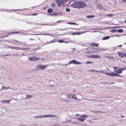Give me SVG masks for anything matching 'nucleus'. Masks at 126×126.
Instances as JSON below:
<instances>
[{
    "label": "nucleus",
    "mask_w": 126,
    "mask_h": 126,
    "mask_svg": "<svg viewBox=\"0 0 126 126\" xmlns=\"http://www.w3.org/2000/svg\"><path fill=\"white\" fill-rule=\"evenodd\" d=\"M70 34L73 35H76V32L71 33Z\"/></svg>",
    "instance_id": "obj_33"
},
{
    "label": "nucleus",
    "mask_w": 126,
    "mask_h": 126,
    "mask_svg": "<svg viewBox=\"0 0 126 126\" xmlns=\"http://www.w3.org/2000/svg\"><path fill=\"white\" fill-rule=\"evenodd\" d=\"M117 54L120 57H122L124 56L125 54L123 53L117 52Z\"/></svg>",
    "instance_id": "obj_11"
},
{
    "label": "nucleus",
    "mask_w": 126,
    "mask_h": 126,
    "mask_svg": "<svg viewBox=\"0 0 126 126\" xmlns=\"http://www.w3.org/2000/svg\"><path fill=\"white\" fill-rule=\"evenodd\" d=\"M97 49L98 50H102V48H98Z\"/></svg>",
    "instance_id": "obj_43"
},
{
    "label": "nucleus",
    "mask_w": 126,
    "mask_h": 126,
    "mask_svg": "<svg viewBox=\"0 0 126 126\" xmlns=\"http://www.w3.org/2000/svg\"><path fill=\"white\" fill-rule=\"evenodd\" d=\"M1 102L2 103H6V100H3L1 101Z\"/></svg>",
    "instance_id": "obj_37"
},
{
    "label": "nucleus",
    "mask_w": 126,
    "mask_h": 126,
    "mask_svg": "<svg viewBox=\"0 0 126 126\" xmlns=\"http://www.w3.org/2000/svg\"><path fill=\"white\" fill-rule=\"evenodd\" d=\"M99 112L102 113V111H96V113H98Z\"/></svg>",
    "instance_id": "obj_45"
},
{
    "label": "nucleus",
    "mask_w": 126,
    "mask_h": 126,
    "mask_svg": "<svg viewBox=\"0 0 126 126\" xmlns=\"http://www.w3.org/2000/svg\"><path fill=\"white\" fill-rule=\"evenodd\" d=\"M56 116L52 114L47 115H40L38 116H35L34 117L35 118L37 119H39L42 118H45L48 117H55Z\"/></svg>",
    "instance_id": "obj_3"
},
{
    "label": "nucleus",
    "mask_w": 126,
    "mask_h": 126,
    "mask_svg": "<svg viewBox=\"0 0 126 126\" xmlns=\"http://www.w3.org/2000/svg\"><path fill=\"white\" fill-rule=\"evenodd\" d=\"M55 3H53L52 4V7H54L55 6Z\"/></svg>",
    "instance_id": "obj_32"
},
{
    "label": "nucleus",
    "mask_w": 126,
    "mask_h": 126,
    "mask_svg": "<svg viewBox=\"0 0 126 126\" xmlns=\"http://www.w3.org/2000/svg\"><path fill=\"white\" fill-rule=\"evenodd\" d=\"M117 31L119 32H122L123 31V30L122 29H120L118 30Z\"/></svg>",
    "instance_id": "obj_27"
},
{
    "label": "nucleus",
    "mask_w": 126,
    "mask_h": 126,
    "mask_svg": "<svg viewBox=\"0 0 126 126\" xmlns=\"http://www.w3.org/2000/svg\"><path fill=\"white\" fill-rule=\"evenodd\" d=\"M19 33V32H11V33H9L13 34V33ZM8 33V34L9 33Z\"/></svg>",
    "instance_id": "obj_41"
},
{
    "label": "nucleus",
    "mask_w": 126,
    "mask_h": 126,
    "mask_svg": "<svg viewBox=\"0 0 126 126\" xmlns=\"http://www.w3.org/2000/svg\"><path fill=\"white\" fill-rule=\"evenodd\" d=\"M126 23V20H125V21H124Z\"/></svg>",
    "instance_id": "obj_64"
},
{
    "label": "nucleus",
    "mask_w": 126,
    "mask_h": 126,
    "mask_svg": "<svg viewBox=\"0 0 126 126\" xmlns=\"http://www.w3.org/2000/svg\"><path fill=\"white\" fill-rule=\"evenodd\" d=\"M110 38L109 36H106L103 38V40H104L109 39Z\"/></svg>",
    "instance_id": "obj_18"
},
{
    "label": "nucleus",
    "mask_w": 126,
    "mask_h": 126,
    "mask_svg": "<svg viewBox=\"0 0 126 126\" xmlns=\"http://www.w3.org/2000/svg\"><path fill=\"white\" fill-rule=\"evenodd\" d=\"M50 15H55V13H52V14H50Z\"/></svg>",
    "instance_id": "obj_53"
},
{
    "label": "nucleus",
    "mask_w": 126,
    "mask_h": 126,
    "mask_svg": "<svg viewBox=\"0 0 126 126\" xmlns=\"http://www.w3.org/2000/svg\"><path fill=\"white\" fill-rule=\"evenodd\" d=\"M113 67L115 70H116V69L117 68V67Z\"/></svg>",
    "instance_id": "obj_47"
},
{
    "label": "nucleus",
    "mask_w": 126,
    "mask_h": 126,
    "mask_svg": "<svg viewBox=\"0 0 126 126\" xmlns=\"http://www.w3.org/2000/svg\"><path fill=\"white\" fill-rule=\"evenodd\" d=\"M72 29H74V30H80L79 29H75V28H72Z\"/></svg>",
    "instance_id": "obj_52"
},
{
    "label": "nucleus",
    "mask_w": 126,
    "mask_h": 126,
    "mask_svg": "<svg viewBox=\"0 0 126 126\" xmlns=\"http://www.w3.org/2000/svg\"><path fill=\"white\" fill-rule=\"evenodd\" d=\"M72 64H80L82 63L81 62L76 61L75 60H72Z\"/></svg>",
    "instance_id": "obj_7"
},
{
    "label": "nucleus",
    "mask_w": 126,
    "mask_h": 126,
    "mask_svg": "<svg viewBox=\"0 0 126 126\" xmlns=\"http://www.w3.org/2000/svg\"><path fill=\"white\" fill-rule=\"evenodd\" d=\"M115 29L112 30H111V32H115Z\"/></svg>",
    "instance_id": "obj_35"
},
{
    "label": "nucleus",
    "mask_w": 126,
    "mask_h": 126,
    "mask_svg": "<svg viewBox=\"0 0 126 126\" xmlns=\"http://www.w3.org/2000/svg\"><path fill=\"white\" fill-rule=\"evenodd\" d=\"M67 23L69 24H70V25H78V24H77V23H75L72 22H68Z\"/></svg>",
    "instance_id": "obj_15"
},
{
    "label": "nucleus",
    "mask_w": 126,
    "mask_h": 126,
    "mask_svg": "<svg viewBox=\"0 0 126 126\" xmlns=\"http://www.w3.org/2000/svg\"><path fill=\"white\" fill-rule=\"evenodd\" d=\"M122 46V45H118V46H117V47H121Z\"/></svg>",
    "instance_id": "obj_51"
},
{
    "label": "nucleus",
    "mask_w": 126,
    "mask_h": 126,
    "mask_svg": "<svg viewBox=\"0 0 126 126\" xmlns=\"http://www.w3.org/2000/svg\"><path fill=\"white\" fill-rule=\"evenodd\" d=\"M93 63V62L90 61H87L86 62V63L87 64H88L89 63Z\"/></svg>",
    "instance_id": "obj_28"
},
{
    "label": "nucleus",
    "mask_w": 126,
    "mask_h": 126,
    "mask_svg": "<svg viewBox=\"0 0 126 126\" xmlns=\"http://www.w3.org/2000/svg\"><path fill=\"white\" fill-rule=\"evenodd\" d=\"M67 98H70L72 97V94H69L67 95Z\"/></svg>",
    "instance_id": "obj_25"
},
{
    "label": "nucleus",
    "mask_w": 126,
    "mask_h": 126,
    "mask_svg": "<svg viewBox=\"0 0 126 126\" xmlns=\"http://www.w3.org/2000/svg\"><path fill=\"white\" fill-rule=\"evenodd\" d=\"M91 45L92 46L98 47V46L99 44H96L94 43H92L91 44Z\"/></svg>",
    "instance_id": "obj_14"
},
{
    "label": "nucleus",
    "mask_w": 126,
    "mask_h": 126,
    "mask_svg": "<svg viewBox=\"0 0 126 126\" xmlns=\"http://www.w3.org/2000/svg\"><path fill=\"white\" fill-rule=\"evenodd\" d=\"M86 3L83 2L79 1L74 3L71 4L73 7L77 8H83L86 6Z\"/></svg>",
    "instance_id": "obj_1"
},
{
    "label": "nucleus",
    "mask_w": 126,
    "mask_h": 126,
    "mask_svg": "<svg viewBox=\"0 0 126 126\" xmlns=\"http://www.w3.org/2000/svg\"><path fill=\"white\" fill-rule=\"evenodd\" d=\"M32 96V95H29L28 94L26 95V97L27 98H31Z\"/></svg>",
    "instance_id": "obj_23"
},
{
    "label": "nucleus",
    "mask_w": 126,
    "mask_h": 126,
    "mask_svg": "<svg viewBox=\"0 0 126 126\" xmlns=\"http://www.w3.org/2000/svg\"><path fill=\"white\" fill-rule=\"evenodd\" d=\"M58 42L59 43H62L63 42V40L61 39V40H59L58 41Z\"/></svg>",
    "instance_id": "obj_30"
},
{
    "label": "nucleus",
    "mask_w": 126,
    "mask_h": 126,
    "mask_svg": "<svg viewBox=\"0 0 126 126\" xmlns=\"http://www.w3.org/2000/svg\"><path fill=\"white\" fill-rule=\"evenodd\" d=\"M70 120H67L66 121V122L67 123H68L69 122H70Z\"/></svg>",
    "instance_id": "obj_55"
},
{
    "label": "nucleus",
    "mask_w": 126,
    "mask_h": 126,
    "mask_svg": "<svg viewBox=\"0 0 126 126\" xmlns=\"http://www.w3.org/2000/svg\"><path fill=\"white\" fill-rule=\"evenodd\" d=\"M53 10L51 9H49L47 11V12L49 13H50L52 12Z\"/></svg>",
    "instance_id": "obj_21"
},
{
    "label": "nucleus",
    "mask_w": 126,
    "mask_h": 126,
    "mask_svg": "<svg viewBox=\"0 0 126 126\" xmlns=\"http://www.w3.org/2000/svg\"><path fill=\"white\" fill-rule=\"evenodd\" d=\"M97 32V31H92V32Z\"/></svg>",
    "instance_id": "obj_57"
},
{
    "label": "nucleus",
    "mask_w": 126,
    "mask_h": 126,
    "mask_svg": "<svg viewBox=\"0 0 126 126\" xmlns=\"http://www.w3.org/2000/svg\"><path fill=\"white\" fill-rule=\"evenodd\" d=\"M29 48H22V50L24 51L29 50Z\"/></svg>",
    "instance_id": "obj_24"
},
{
    "label": "nucleus",
    "mask_w": 126,
    "mask_h": 126,
    "mask_svg": "<svg viewBox=\"0 0 126 126\" xmlns=\"http://www.w3.org/2000/svg\"><path fill=\"white\" fill-rule=\"evenodd\" d=\"M65 10L67 12H69L70 11V9L69 8H66L65 9Z\"/></svg>",
    "instance_id": "obj_31"
},
{
    "label": "nucleus",
    "mask_w": 126,
    "mask_h": 126,
    "mask_svg": "<svg viewBox=\"0 0 126 126\" xmlns=\"http://www.w3.org/2000/svg\"><path fill=\"white\" fill-rule=\"evenodd\" d=\"M96 72H99V73H101L103 74H105V73L104 72V71L103 70H101V71H98L96 70Z\"/></svg>",
    "instance_id": "obj_19"
},
{
    "label": "nucleus",
    "mask_w": 126,
    "mask_h": 126,
    "mask_svg": "<svg viewBox=\"0 0 126 126\" xmlns=\"http://www.w3.org/2000/svg\"><path fill=\"white\" fill-rule=\"evenodd\" d=\"M6 103H9L10 101V100H6Z\"/></svg>",
    "instance_id": "obj_38"
},
{
    "label": "nucleus",
    "mask_w": 126,
    "mask_h": 126,
    "mask_svg": "<svg viewBox=\"0 0 126 126\" xmlns=\"http://www.w3.org/2000/svg\"><path fill=\"white\" fill-rule=\"evenodd\" d=\"M15 48V49L16 50H22V48H20L19 47H14Z\"/></svg>",
    "instance_id": "obj_22"
},
{
    "label": "nucleus",
    "mask_w": 126,
    "mask_h": 126,
    "mask_svg": "<svg viewBox=\"0 0 126 126\" xmlns=\"http://www.w3.org/2000/svg\"><path fill=\"white\" fill-rule=\"evenodd\" d=\"M112 15L111 14H109L107 15L108 16H112Z\"/></svg>",
    "instance_id": "obj_44"
},
{
    "label": "nucleus",
    "mask_w": 126,
    "mask_h": 126,
    "mask_svg": "<svg viewBox=\"0 0 126 126\" xmlns=\"http://www.w3.org/2000/svg\"><path fill=\"white\" fill-rule=\"evenodd\" d=\"M72 124H76V122L75 121H73L71 122Z\"/></svg>",
    "instance_id": "obj_34"
},
{
    "label": "nucleus",
    "mask_w": 126,
    "mask_h": 126,
    "mask_svg": "<svg viewBox=\"0 0 126 126\" xmlns=\"http://www.w3.org/2000/svg\"><path fill=\"white\" fill-rule=\"evenodd\" d=\"M78 115L79 116L80 118H77L76 119L78 121L81 122L84 121L86 118L88 117V116L85 114H82L81 115L79 114Z\"/></svg>",
    "instance_id": "obj_2"
},
{
    "label": "nucleus",
    "mask_w": 126,
    "mask_h": 126,
    "mask_svg": "<svg viewBox=\"0 0 126 126\" xmlns=\"http://www.w3.org/2000/svg\"><path fill=\"white\" fill-rule=\"evenodd\" d=\"M94 15H89L87 16V17L89 18H91L94 17Z\"/></svg>",
    "instance_id": "obj_20"
},
{
    "label": "nucleus",
    "mask_w": 126,
    "mask_h": 126,
    "mask_svg": "<svg viewBox=\"0 0 126 126\" xmlns=\"http://www.w3.org/2000/svg\"><path fill=\"white\" fill-rule=\"evenodd\" d=\"M91 71H92L93 72H96V70H91Z\"/></svg>",
    "instance_id": "obj_50"
},
{
    "label": "nucleus",
    "mask_w": 126,
    "mask_h": 126,
    "mask_svg": "<svg viewBox=\"0 0 126 126\" xmlns=\"http://www.w3.org/2000/svg\"><path fill=\"white\" fill-rule=\"evenodd\" d=\"M72 97L73 99H76L78 101H79L81 100V99H79V98H77L76 96V95L75 94H73L72 95Z\"/></svg>",
    "instance_id": "obj_10"
},
{
    "label": "nucleus",
    "mask_w": 126,
    "mask_h": 126,
    "mask_svg": "<svg viewBox=\"0 0 126 126\" xmlns=\"http://www.w3.org/2000/svg\"><path fill=\"white\" fill-rule=\"evenodd\" d=\"M13 41H15V42H18L19 43H21V42H19L17 40H14Z\"/></svg>",
    "instance_id": "obj_36"
},
{
    "label": "nucleus",
    "mask_w": 126,
    "mask_h": 126,
    "mask_svg": "<svg viewBox=\"0 0 126 126\" xmlns=\"http://www.w3.org/2000/svg\"><path fill=\"white\" fill-rule=\"evenodd\" d=\"M61 14L60 13H55V15H60Z\"/></svg>",
    "instance_id": "obj_48"
},
{
    "label": "nucleus",
    "mask_w": 126,
    "mask_h": 126,
    "mask_svg": "<svg viewBox=\"0 0 126 126\" xmlns=\"http://www.w3.org/2000/svg\"><path fill=\"white\" fill-rule=\"evenodd\" d=\"M8 36V35H6V36H4V37H3L2 36H1V37H0V38H4V37H7Z\"/></svg>",
    "instance_id": "obj_40"
},
{
    "label": "nucleus",
    "mask_w": 126,
    "mask_h": 126,
    "mask_svg": "<svg viewBox=\"0 0 126 126\" xmlns=\"http://www.w3.org/2000/svg\"><path fill=\"white\" fill-rule=\"evenodd\" d=\"M14 47H10V48L11 49H15V48Z\"/></svg>",
    "instance_id": "obj_46"
},
{
    "label": "nucleus",
    "mask_w": 126,
    "mask_h": 126,
    "mask_svg": "<svg viewBox=\"0 0 126 126\" xmlns=\"http://www.w3.org/2000/svg\"><path fill=\"white\" fill-rule=\"evenodd\" d=\"M37 15V14H32V15Z\"/></svg>",
    "instance_id": "obj_56"
},
{
    "label": "nucleus",
    "mask_w": 126,
    "mask_h": 126,
    "mask_svg": "<svg viewBox=\"0 0 126 126\" xmlns=\"http://www.w3.org/2000/svg\"><path fill=\"white\" fill-rule=\"evenodd\" d=\"M9 88H10L9 87H5L4 86H2V89H0V90H1L2 89H8Z\"/></svg>",
    "instance_id": "obj_17"
},
{
    "label": "nucleus",
    "mask_w": 126,
    "mask_h": 126,
    "mask_svg": "<svg viewBox=\"0 0 126 126\" xmlns=\"http://www.w3.org/2000/svg\"><path fill=\"white\" fill-rule=\"evenodd\" d=\"M51 35H51H49V34H35V35Z\"/></svg>",
    "instance_id": "obj_29"
},
{
    "label": "nucleus",
    "mask_w": 126,
    "mask_h": 126,
    "mask_svg": "<svg viewBox=\"0 0 126 126\" xmlns=\"http://www.w3.org/2000/svg\"><path fill=\"white\" fill-rule=\"evenodd\" d=\"M77 95H78L79 96H78V97L79 98H81V99H82L84 98V99H86V100H91V99H87V98H83L82 97H81L82 95H81L79 94H78Z\"/></svg>",
    "instance_id": "obj_13"
},
{
    "label": "nucleus",
    "mask_w": 126,
    "mask_h": 126,
    "mask_svg": "<svg viewBox=\"0 0 126 126\" xmlns=\"http://www.w3.org/2000/svg\"><path fill=\"white\" fill-rule=\"evenodd\" d=\"M124 117V116L123 115H122L121 116V117L122 118L123 117Z\"/></svg>",
    "instance_id": "obj_59"
},
{
    "label": "nucleus",
    "mask_w": 126,
    "mask_h": 126,
    "mask_svg": "<svg viewBox=\"0 0 126 126\" xmlns=\"http://www.w3.org/2000/svg\"><path fill=\"white\" fill-rule=\"evenodd\" d=\"M105 74L108 75L110 76H120L117 73H114L113 72H111L110 73L106 72Z\"/></svg>",
    "instance_id": "obj_4"
},
{
    "label": "nucleus",
    "mask_w": 126,
    "mask_h": 126,
    "mask_svg": "<svg viewBox=\"0 0 126 126\" xmlns=\"http://www.w3.org/2000/svg\"><path fill=\"white\" fill-rule=\"evenodd\" d=\"M8 55H5L4 56H8Z\"/></svg>",
    "instance_id": "obj_62"
},
{
    "label": "nucleus",
    "mask_w": 126,
    "mask_h": 126,
    "mask_svg": "<svg viewBox=\"0 0 126 126\" xmlns=\"http://www.w3.org/2000/svg\"><path fill=\"white\" fill-rule=\"evenodd\" d=\"M93 113L96 112V111H93Z\"/></svg>",
    "instance_id": "obj_61"
},
{
    "label": "nucleus",
    "mask_w": 126,
    "mask_h": 126,
    "mask_svg": "<svg viewBox=\"0 0 126 126\" xmlns=\"http://www.w3.org/2000/svg\"><path fill=\"white\" fill-rule=\"evenodd\" d=\"M97 7L100 9H102L103 8V6L100 4H98L97 5Z\"/></svg>",
    "instance_id": "obj_12"
},
{
    "label": "nucleus",
    "mask_w": 126,
    "mask_h": 126,
    "mask_svg": "<svg viewBox=\"0 0 126 126\" xmlns=\"http://www.w3.org/2000/svg\"><path fill=\"white\" fill-rule=\"evenodd\" d=\"M76 32V35H79V34H82L85 33L86 32Z\"/></svg>",
    "instance_id": "obj_16"
},
{
    "label": "nucleus",
    "mask_w": 126,
    "mask_h": 126,
    "mask_svg": "<svg viewBox=\"0 0 126 126\" xmlns=\"http://www.w3.org/2000/svg\"><path fill=\"white\" fill-rule=\"evenodd\" d=\"M79 114H76V115L75 116H76L77 115H78L79 116Z\"/></svg>",
    "instance_id": "obj_60"
},
{
    "label": "nucleus",
    "mask_w": 126,
    "mask_h": 126,
    "mask_svg": "<svg viewBox=\"0 0 126 126\" xmlns=\"http://www.w3.org/2000/svg\"><path fill=\"white\" fill-rule=\"evenodd\" d=\"M42 60H44V59H41Z\"/></svg>",
    "instance_id": "obj_63"
},
{
    "label": "nucleus",
    "mask_w": 126,
    "mask_h": 126,
    "mask_svg": "<svg viewBox=\"0 0 126 126\" xmlns=\"http://www.w3.org/2000/svg\"><path fill=\"white\" fill-rule=\"evenodd\" d=\"M119 0L122 3L126 2V0Z\"/></svg>",
    "instance_id": "obj_26"
},
{
    "label": "nucleus",
    "mask_w": 126,
    "mask_h": 126,
    "mask_svg": "<svg viewBox=\"0 0 126 126\" xmlns=\"http://www.w3.org/2000/svg\"><path fill=\"white\" fill-rule=\"evenodd\" d=\"M125 57H126V53L125 54H124V56Z\"/></svg>",
    "instance_id": "obj_58"
},
{
    "label": "nucleus",
    "mask_w": 126,
    "mask_h": 126,
    "mask_svg": "<svg viewBox=\"0 0 126 126\" xmlns=\"http://www.w3.org/2000/svg\"><path fill=\"white\" fill-rule=\"evenodd\" d=\"M14 11H21V9H14L13 10Z\"/></svg>",
    "instance_id": "obj_42"
},
{
    "label": "nucleus",
    "mask_w": 126,
    "mask_h": 126,
    "mask_svg": "<svg viewBox=\"0 0 126 126\" xmlns=\"http://www.w3.org/2000/svg\"><path fill=\"white\" fill-rule=\"evenodd\" d=\"M55 42V41H51L49 43H54Z\"/></svg>",
    "instance_id": "obj_49"
},
{
    "label": "nucleus",
    "mask_w": 126,
    "mask_h": 126,
    "mask_svg": "<svg viewBox=\"0 0 126 126\" xmlns=\"http://www.w3.org/2000/svg\"><path fill=\"white\" fill-rule=\"evenodd\" d=\"M98 29L97 28H94L93 29L94 30H98Z\"/></svg>",
    "instance_id": "obj_54"
},
{
    "label": "nucleus",
    "mask_w": 126,
    "mask_h": 126,
    "mask_svg": "<svg viewBox=\"0 0 126 126\" xmlns=\"http://www.w3.org/2000/svg\"><path fill=\"white\" fill-rule=\"evenodd\" d=\"M125 69L124 68H120L116 70L115 71V72L116 73H122V72Z\"/></svg>",
    "instance_id": "obj_8"
},
{
    "label": "nucleus",
    "mask_w": 126,
    "mask_h": 126,
    "mask_svg": "<svg viewBox=\"0 0 126 126\" xmlns=\"http://www.w3.org/2000/svg\"><path fill=\"white\" fill-rule=\"evenodd\" d=\"M68 64H70L71 63H72V61H71L68 62Z\"/></svg>",
    "instance_id": "obj_39"
},
{
    "label": "nucleus",
    "mask_w": 126,
    "mask_h": 126,
    "mask_svg": "<svg viewBox=\"0 0 126 126\" xmlns=\"http://www.w3.org/2000/svg\"><path fill=\"white\" fill-rule=\"evenodd\" d=\"M90 57L91 58H100L101 57V56L100 55H91L90 56Z\"/></svg>",
    "instance_id": "obj_9"
},
{
    "label": "nucleus",
    "mask_w": 126,
    "mask_h": 126,
    "mask_svg": "<svg viewBox=\"0 0 126 126\" xmlns=\"http://www.w3.org/2000/svg\"><path fill=\"white\" fill-rule=\"evenodd\" d=\"M48 66L47 65H38L37 67L38 69L40 70H42L45 69Z\"/></svg>",
    "instance_id": "obj_5"
},
{
    "label": "nucleus",
    "mask_w": 126,
    "mask_h": 126,
    "mask_svg": "<svg viewBox=\"0 0 126 126\" xmlns=\"http://www.w3.org/2000/svg\"><path fill=\"white\" fill-rule=\"evenodd\" d=\"M39 59V58H38L36 57L33 56L32 57L30 58H29V59L31 61H34L37 60Z\"/></svg>",
    "instance_id": "obj_6"
}]
</instances>
